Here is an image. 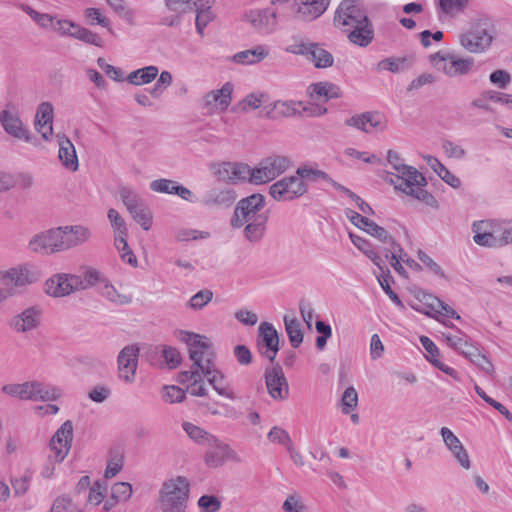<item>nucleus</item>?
<instances>
[{
	"label": "nucleus",
	"instance_id": "9d476101",
	"mask_svg": "<svg viewBox=\"0 0 512 512\" xmlns=\"http://www.w3.org/2000/svg\"><path fill=\"white\" fill-rule=\"evenodd\" d=\"M244 20L262 35H269L277 30V13L272 8L249 10L244 14Z\"/></svg>",
	"mask_w": 512,
	"mask_h": 512
},
{
	"label": "nucleus",
	"instance_id": "20e7f679",
	"mask_svg": "<svg viewBox=\"0 0 512 512\" xmlns=\"http://www.w3.org/2000/svg\"><path fill=\"white\" fill-rule=\"evenodd\" d=\"M291 166L292 161L288 156L271 155L266 157L253 168L252 183L258 185L270 182L286 172Z\"/></svg>",
	"mask_w": 512,
	"mask_h": 512
},
{
	"label": "nucleus",
	"instance_id": "7c9ffc66",
	"mask_svg": "<svg viewBox=\"0 0 512 512\" xmlns=\"http://www.w3.org/2000/svg\"><path fill=\"white\" fill-rule=\"evenodd\" d=\"M449 62L442 66L443 72L449 77L467 75L474 67L473 58H460L454 54H449Z\"/></svg>",
	"mask_w": 512,
	"mask_h": 512
},
{
	"label": "nucleus",
	"instance_id": "f704fd0d",
	"mask_svg": "<svg viewBox=\"0 0 512 512\" xmlns=\"http://www.w3.org/2000/svg\"><path fill=\"white\" fill-rule=\"evenodd\" d=\"M237 195L232 189H212L204 197V204L208 206L229 207L236 200Z\"/></svg>",
	"mask_w": 512,
	"mask_h": 512
},
{
	"label": "nucleus",
	"instance_id": "ea45409f",
	"mask_svg": "<svg viewBox=\"0 0 512 512\" xmlns=\"http://www.w3.org/2000/svg\"><path fill=\"white\" fill-rule=\"evenodd\" d=\"M182 426L187 435L196 443L206 446L209 443H215V436L208 433L201 427L190 422H184Z\"/></svg>",
	"mask_w": 512,
	"mask_h": 512
},
{
	"label": "nucleus",
	"instance_id": "0e129e2a",
	"mask_svg": "<svg viewBox=\"0 0 512 512\" xmlns=\"http://www.w3.org/2000/svg\"><path fill=\"white\" fill-rule=\"evenodd\" d=\"M77 24L67 19H55L53 30L62 36L73 37V31Z\"/></svg>",
	"mask_w": 512,
	"mask_h": 512
},
{
	"label": "nucleus",
	"instance_id": "864d4df0",
	"mask_svg": "<svg viewBox=\"0 0 512 512\" xmlns=\"http://www.w3.org/2000/svg\"><path fill=\"white\" fill-rule=\"evenodd\" d=\"M213 298V292L208 289L201 290L193 295L189 302L188 307L194 310H200L206 306Z\"/></svg>",
	"mask_w": 512,
	"mask_h": 512
},
{
	"label": "nucleus",
	"instance_id": "dca6fc26",
	"mask_svg": "<svg viewBox=\"0 0 512 512\" xmlns=\"http://www.w3.org/2000/svg\"><path fill=\"white\" fill-rule=\"evenodd\" d=\"M138 355L139 349L133 345L124 347L118 355L119 378L126 383H132L135 380Z\"/></svg>",
	"mask_w": 512,
	"mask_h": 512
},
{
	"label": "nucleus",
	"instance_id": "c85d7f7f",
	"mask_svg": "<svg viewBox=\"0 0 512 512\" xmlns=\"http://www.w3.org/2000/svg\"><path fill=\"white\" fill-rule=\"evenodd\" d=\"M57 140L59 145L58 157L62 165L70 171H76L79 163L73 143L68 137L60 134L57 135Z\"/></svg>",
	"mask_w": 512,
	"mask_h": 512
},
{
	"label": "nucleus",
	"instance_id": "4468645a",
	"mask_svg": "<svg viewBox=\"0 0 512 512\" xmlns=\"http://www.w3.org/2000/svg\"><path fill=\"white\" fill-rule=\"evenodd\" d=\"M73 440V424L65 421L50 440V448L55 452V461L61 463L68 455Z\"/></svg>",
	"mask_w": 512,
	"mask_h": 512
},
{
	"label": "nucleus",
	"instance_id": "58836bf2",
	"mask_svg": "<svg viewBox=\"0 0 512 512\" xmlns=\"http://www.w3.org/2000/svg\"><path fill=\"white\" fill-rule=\"evenodd\" d=\"M437 5L439 13L454 18L466 10L469 0H439Z\"/></svg>",
	"mask_w": 512,
	"mask_h": 512
},
{
	"label": "nucleus",
	"instance_id": "774afa93",
	"mask_svg": "<svg viewBox=\"0 0 512 512\" xmlns=\"http://www.w3.org/2000/svg\"><path fill=\"white\" fill-rule=\"evenodd\" d=\"M442 148L450 158L462 159L466 155V151L460 145L455 144L450 140H443Z\"/></svg>",
	"mask_w": 512,
	"mask_h": 512
},
{
	"label": "nucleus",
	"instance_id": "72a5a7b5",
	"mask_svg": "<svg viewBox=\"0 0 512 512\" xmlns=\"http://www.w3.org/2000/svg\"><path fill=\"white\" fill-rule=\"evenodd\" d=\"M472 230L475 233L473 240L477 245L489 248L503 247V242L496 240L495 236L491 234L484 221L474 222Z\"/></svg>",
	"mask_w": 512,
	"mask_h": 512
},
{
	"label": "nucleus",
	"instance_id": "052dcab7",
	"mask_svg": "<svg viewBox=\"0 0 512 512\" xmlns=\"http://www.w3.org/2000/svg\"><path fill=\"white\" fill-rule=\"evenodd\" d=\"M119 195H120V198H121L123 204L125 205V207L127 209H133L134 206L137 205V203L142 201L140 196L129 187H125V186L120 187Z\"/></svg>",
	"mask_w": 512,
	"mask_h": 512
},
{
	"label": "nucleus",
	"instance_id": "5fc2aeb1",
	"mask_svg": "<svg viewBox=\"0 0 512 512\" xmlns=\"http://www.w3.org/2000/svg\"><path fill=\"white\" fill-rule=\"evenodd\" d=\"M112 498L119 502L128 501L132 495V486L128 482L115 483L111 488Z\"/></svg>",
	"mask_w": 512,
	"mask_h": 512
},
{
	"label": "nucleus",
	"instance_id": "680f3d73",
	"mask_svg": "<svg viewBox=\"0 0 512 512\" xmlns=\"http://www.w3.org/2000/svg\"><path fill=\"white\" fill-rule=\"evenodd\" d=\"M176 181L170 179H157L150 183V189L157 193L174 194Z\"/></svg>",
	"mask_w": 512,
	"mask_h": 512
},
{
	"label": "nucleus",
	"instance_id": "c756f323",
	"mask_svg": "<svg viewBox=\"0 0 512 512\" xmlns=\"http://www.w3.org/2000/svg\"><path fill=\"white\" fill-rule=\"evenodd\" d=\"M53 106L49 102H43L39 105L36 113L35 127L41 133L44 140H49L52 133Z\"/></svg>",
	"mask_w": 512,
	"mask_h": 512
},
{
	"label": "nucleus",
	"instance_id": "13d9d810",
	"mask_svg": "<svg viewBox=\"0 0 512 512\" xmlns=\"http://www.w3.org/2000/svg\"><path fill=\"white\" fill-rule=\"evenodd\" d=\"M160 508L162 512H185L187 505L181 501L173 500L171 497L159 495Z\"/></svg>",
	"mask_w": 512,
	"mask_h": 512
},
{
	"label": "nucleus",
	"instance_id": "603ef678",
	"mask_svg": "<svg viewBox=\"0 0 512 512\" xmlns=\"http://www.w3.org/2000/svg\"><path fill=\"white\" fill-rule=\"evenodd\" d=\"M341 404L343 414H348L357 407L358 394L354 387H348L345 389L341 399Z\"/></svg>",
	"mask_w": 512,
	"mask_h": 512
},
{
	"label": "nucleus",
	"instance_id": "1a4fd4ad",
	"mask_svg": "<svg viewBox=\"0 0 512 512\" xmlns=\"http://www.w3.org/2000/svg\"><path fill=\"white\" fill-rule=\"evenodd\" d=\"M386 116L378 111H367L356 114L345 120V124L365 133L382 132L387 128Z\"/></svg>",
	"mask_w": 512,
	"mask_h": 512
},
{
	"label": "nucleus",
	"instance_id": "37998d69",
	"mask_svg": "<svg viewBox=\"0 0 512 512\" xmlns=\"http://www.w3.org/2000/svg\"><path fill=\"white\" fill-rule=\"evenodd\" d=\"M296 174L300 176L301 179L304 180V183L307 182H317L319 180L328 181L331 180V177L324 171L309 167L307 165H303L297 168Z\"/></svg>",
	"mask_w": 512,
	"mask_h": 512
},
{
	"label": "nucleus",
	"instance_id": "a19ab883",
	"mask_svg": "<svg viewBox=\"0 0 512 512\" xmlns=\"http://www.w3.org/2000/svg\"><path fill=\"white\" fill-rule=\"evenodd\" d=\"M487 228L495 236L496 240L503 242V247L509 244L508 237L511 235L512 222L511 221H484Z\"/></svg>",
	"mask_w": 512,
	"mask_h": 512
},
{
	"label": "nucleus",
	"instance_id": "bf43d9fd",
	"mask_svg": "<svg viewBox=\"0 0 512 512\" xmlns=\"http://www.w3.org/2000/svg\"><path fill=\"white\" fill-rule=\"evenodd\" d=\"M267 438L269 441L284 445L286 448L292 444V440L288 432L278 426H274L269 431Z\"/></svg>",
	"mask_w": 512,
	"mask_h": 512
},
{
	"label": "nucleus",
	"instance_id": "f257e3e1",
	"mask_svg": "<svg viewBox=\"0 0 512 512\" xmlns=\"http://www.w3.org/2000/svg\"><path fill=\"white\" fill-rule=\"evenodd\" d=\"M333 24L356 46L367 47L374 39V26L363 0H342L334 12Z\"/></svg>",
	"mask_w": 512,
	"mask_h": 512
},
{
	"label": "nucleus",
	"instance_id": "4be33fe9",
	"mask_svg": "<svg viewBox=\"0 0 512 512\" xmlns=\"http://www.w3.org/2000/svg\"><path fill=\"white\" fill-rule=\"evenodd\" d=\"M492 43V36L483 28L468 31L461 34L460 44L471 53H481Z\"/></svg>",
	"mask_w": 512,
	"mask_h": 512
},
{
	"label": "nucleus",
	"instance_id": "7ed1b4c3",
	"mask_svg": "<svg viewBox=\"0 0 512 512\" xmlns=\"http://www.w3.org/2000/svg\"><path fill=\"white\" fill-rule=\"evenodd\" d=\"M387 160L396 170V174L387 173L385 181L405 194L412 196L432 208H438V201L424 187L427 185L426 178L416 168L403 164L400 155L389 150Z\"/></svg>",
	"mask_w": 512,
	"mask_h": 512
},
{
	"label": "nucleus",
	"instance_id": "5701e85b",
	"mask_svg": "<svg viewBox=\"0 0 512 512\" xmlns=\"http://www.w3.org/2000/svg\"><path fill=\"white\" fill-rule=\"evenodd\" d=\"M440 434L446 447L452 453L459 465L464 469H470L471 462L468 452L462 445L459 438L447 427H442Z\"/></svg>",
	"mask_w": 512,
	"mask_h": 512
},
{
	"label": "nucleus",
	"instance_id": "0eeeda50",
	"mask_svg": "<svg viewBox=\"0 0 512 512\" xmlns=\"http://www.w3.org/2000/svg\"><path fill=\"white\" fill-rule=\"evenodd\" d=\"M307 190V184L296 174L273 183L269 193L276 201H291L304 195Z\"/></svg>",
	"mask_w": 512,
	"mask_h": 512
},
{
	"label": "nucleus",
	"instance_id": "a878e982",
	"mask_svg": "<svg viewBox=\"0 0 512 512\" xmlns=\"http://www.w3.org/2000/svg\"><path fill=\"white\" fill-rule=\"evenodd\" d=\"M346 215L356 227L364 230L379 241L386 242L389 239V233L369 218L351 209L346 211Z\"/></svg>",
	"mask_w": 512,
	"mask_h": 512
},
{
	"label": "nucleus",
	"instance_id": "6ab92c4d",
	"mask_svg": "<svg viewBox=\"0 0 512 512\" xmlns=\"http://www.w3.org/2000/svg\"><path fill=\"white\" fill-rule=\"evenodd\" d=\"M0 122L5 132L15 138L31 142L29 130L23 125L15 109L6 108L0 113Z\"/></svg>",
	"mask_w": 512,
	"mask_h": 512
},
{
	"label": "nucleus",
	"instance_id": "412c9836",
	"mask_svg": "<svg viewBox=\"0 0 512 512\" xmlns=\"http://www.w3.org/2000/svg\"><path fill=\"white\" fill-rule=\"evenodd\" d=\"M1 283L5 289H1L7 293V297L15 293L14 288L24 287L34 281L33 275L26 266L11 268L4 272L1 276Z\"/></svg>",
	"mask_w": 512,
	"mask_h": 512
},
{
	"label": "nucleus",
	"instance_id": "09e8293b",
	"mask_svg": "<svg viewBox=\"0 0 512 512\" xmlns=\"http://www.w3.org/2000/svg\"><path fill=\"white\" fill-rule=\"evenodd\" d=\"M61 395V389L51 384L39 382V387L36 389L37 401H55L59 399Z\"/></svg>",
	"mask_w": 512,
	"mask_h": 512
},
{
	"label": "nucleus",
	"instance_id": "69168bd1",
	"mask_svg": "<svg viewBox=\"0 0 512 512\" xmlns=\"http://www.w3.org/2000/svg\"><path fill=\"white\" fill-rule=\"evenodd\" d=\"M490 82L500 89H505L511 82V75L505 70H495L489 76Z\"/></svg>",
	"mask_w": 512,
	"mask_h": 512
},
{
	"label": "nucleus",
	"instance_id": "79ce46f5",
	"mask_svg": "<svg viewBox=\"0 0 512 512\" xmlns=\"http://www.w3.org/2000/svg\"><path fill=\"white\" fill-rule=\"evenodd\" d=\"M462 355L468 358L472 363L478 366L485 373L491 374L493 372V364L485 355L480 353L478 348L471 347V350L462 351Z\"/></svg>",
	"mask_w": 512,
	"mask_h": 512
},
{
	"label": "nucleus",
	"instance_id": "c03bdc74",
	"mask_svg": "<svg viewBox=\"0 0 512 512\" xmlns=\"http://www.w3.org/2000/svg\"><path fill=\"white\" fill-rule=\"evenodd\" d=\"M101 295L108 301L116 305H127L132 302V296L119 293L116 288L109 283H106L102 290Z\"/></svg>",
	"mask_w": 512,
	"mask_h": 512
},
{
	"label": "nucleus",
	"instance_id": "9b49d317",
	"mask_svg": "<svg viewBox=\"0 0 512 512\" xmlns=\"http://www.w3.org/2000/svg\"><path fill=\"white\" fill-rule=\"evenodd\" d=\"M257 348L261 355L273 362L279 351V336L274 326L262 322L258 327Z\"/></svg>",
	"mask_w": 512,
	"mask_h": 512
},
{
	"label": "nucleus",
	"instance_id": "bb28decb",
	"mask_svg": "<svg viewBox=\"0 0 512 512\" xmlns=\"http://www.w3.org/2000/svg\"><path fill=\"white\" fill-rule=\"evenodd\" d=\"M41 310L37 307H29L11 320V327L16 332H28L38 327Z\"/></svg>",
	"mask_w": 512,
	"mask_h": 512
},
{
	"label": "nucleus",
	"instance_id": "338daca9",
	"mask_svg": "<svg viewBox=\"0 0 512 512\" xmlns=\"http://www.w3.org/2000/svg\"><path fill=\"white\" fill-rule=\"evenodd\" d=\"M405 63V58H385L378 63V68L380 70H388L397 73L402 69Z\"/></svg>",
	"mask_w": 512,
	"mask_h": 512
},
{
	"label": "nucleus",
	"instance_id": "49530a36",
	"mask_svg": "<svg viewBox=\"0 0 512 512\" xmlns=\"http://www.w3.org/2000/svg\"><path fill=\"white\" fill-rule=\"evenodd\" d=\"M457 335H444L447 344L452 347L454 350L460 352L471 350V347H474L470 343V338L462 333L460 330L457 331Z\"/></svg>",
	"mask_w": 512,
	"mask_h": 512
},
{
	"label": "nucleus",
	"instance_id": "3c124183",
	"mask_svg": "<svg viewBox=\"0 0 512 512\" xmlns=\"http://www.w3.org/2000/svg\"><path fill=\"white\" fill-rule=\"evenodd\" d=\"M107 217L111 223V226L115 232V236H128V229L126 227L125 220L119 214V212L113 208L108 210Z\"/></svg>",
	"mask_w": 512,
	"mask_h": 512
},
{
	"label": "nucleus",
	"instance_id": "4c0bfd02",
	"mask_svg": "<svg viewBox=\"0 0 512 512\" xmlns=\"http://www.w3.org/2000/svg\"><path fill=\"white\" fill-rule=\"evenodd\" d=\"M283 320L291 346L298 348L303 342V331L300 322L296 317H290L289 315H285Z\"/></svg>",
	"mask_w": 512,
	"mask_h": 512
},
{
	"label": "nucleus",
	"instance_id": "6e6552de",
	"mask_svg": "<svg viewBox=\"0 0 512 512\" xmlns=\"http://www.w3.org/2000/svg\"><path fill=\"white\" fill-rule=\"evenodd\" d=\"M61 239L59 227L50 229L33 236L29 241L28 248L43 255L64 251Z\"/></svg>",
	"mask_w": 512,
	"mask_h": 512
},
{
	"label": "nucleus",
	"instance_id": "39448f33",
	"mask_svg": "<svg viewBox=\"0 0 512 512\" xmlns=\"http://www.w3.org/2000/svg\"><path fill=\"white\" fill-rule=\"evenodd\" d=\"M286 51L291 54L305 56L318 69L331 67L334 63L333 55L324 49L320 43L302 40L288 46Z\"/></svg>",
	"mask_w": 512,
	"mask_h": 512
},
{
	"label": "nucleus",
	"instance_id": "c9c22d12",
	"mask_svg": "<svg viewBox=\"0 0 512 512\" xmlns=\"http://www.w3.org/2000/svg\"><path fill=\"white\" fill-rule=\"evenodd\" d=\"M233 86L225 83L221 89L211 91L204 97L206 106H219L222 110L227 109L231 102Z\"/></svg>",
	"mask_w": 512,
	"mask_h": 512
},
{
	"label": "nucleus",
	"instance_id": "de8ad7c7",
	"mask_svg": "<svg viewBox=\"0 0 512 512\" xmlns=\"http://www.w3.org/2000/svg\"><path fill=\"white\" fill-rule=\"evenodd\" d=\"M75 30L73 31V38L78 39L82 42H85L90 45H94L97 47H103V40L101 37L92 32L91 30L81 27L77 24Z\"/></svg>",
	"mask_w": 512,
	"mask_h": 512
},
{
	"label": "nucleus",
	"instance_id": "8fccbe9b",
	"mask_svg": "<svg viewBox=\"0 0 512 512\" xmlns=\"http://www.w3.org/2000/svg\"><path fill=\"white\" fill-rule=\"evenodd\" d=\"M78 281L81 282L78 283L80 290L89 289L96 285L97 282L102 281L101 273L94 268H88L83 275H78Z\"/></svg>",
	"mask_w": 512,
	"mask_h": 512
},
{
	"label": "nucleus",
	"instance_id": "a211bd4d",
	"mask_svg": "<svg viewBox=\"0 0 512 512\" xmlns=\"http://www.w3.org/2000/svg\"><path fill=\"white\" fill-rule=\"evenodd\" d=\"M209 450L205 453V463L208 467L217 468L222 466L227 460L239 461L237 453L226 443H223L215 437V443L207 445Z\"/></svg>",
	"mask_w": 512,
	"mask_h": 512
},
{
	"label": "nucleus",
	"instance_id": "aec40b11",
	"mask_svg": "<svg viewBox=\"0 0 512 512\" xmlns=\"http://www.w3.org/2000/svg\"><path fill=\"white\" fill-rule=\"evenodd\" d=\"M302 106L301 101H274L266 105L260 112V116L266 117L270 120H279L281 118H288L293 116H301L300 110Z\"/></svg>",
	"mask_w": 512,
	"mask_h": 512
},
{
	"label": "nucleus",
	"instance_id": "2f4dec72",
	"mask_svg": "<svg viewBox=\"0 0 512 512\" xmlns=\"http://www.w3.org/2000/svg\"><path fill=\"white\" fill-rule=\"evenodd\" d=\"M269 55V48L256 45L251 49L240 51L233 55L232 60L237 64L252 65L261 62Z\"/></svg>",
	"mask_w": 512,
	"mask_h": 512
},
{
	"label": "nucleus",
	"instance_id": "a18cd8bd",
	"mask_svg": "<svg viewBox=\"0 0 512 512\" xmlns=\"http://www.w3.org/2000/svg\"><path fill=\"white\" fill-rule=\"evenodd\" d=\"M20 8L42 28L51 27L53 29V25L56 19L54 16L47 13H40L27 4H21Z\"/></svg>",
	"mask_w": 512,
	"mask_h": 512
},
{
	"label": "nucleus",
	"instance_id": "473e14b6",
	"mask_svg": "<svg viewBox=\"0 0 512 512\" xmlns=\"http://www.w3.org/2000/svg\"><path fill=\"white\" fill-rule=\"evenodd\" d=\"M213 3L214 0H203L193 9L196 11V31L201 37L204 36V29L215 18V15L211 10Z\"/></svg>",
	"mask_w": 512,
	"mask_h": 512
},
{
	"label": "nucleus",
	"instance_id": "4d7b16f0",
	"mask_svg": "<svg viewBox=\"0 0 512 512\" xmlns=\"http://www.w3.org/2000/svg\"><path fill=\"white\" fill-rule=\"evenodd\" d=\"M186 397V391L182 388L170 385L164 387V393L162 398L165 402L168 403H179L182 402Z\"/></svg>",
	"mask_w": 512,
	"mask_h": 512
},
{
	"label": "nucleus",
	"instance_id": "cd10ccee",
	"mask_svg": "<svg viewBox=\"0 0 512 512\" xmlns=\"http://www.w3.org/2000/svg\"><path fill=\"white\" fill-rule=\"evenodd\" d=\"M268 219L269 216L266 212L259 215V218L247 221L243 226L245 240L253 245L260 243L265 236Z\"/></svg>",
	"mask_w": 512,
	"mask_h": 512
},
{
	"label": "nucleus",
	"instance_id": "423d86ee",
	"mask_svg": "<svg viewBox=\"0 0 512 512\" xmlns=\"http://www.w3.org/2000/svg\"><path fill=\"white\" fill-rule=\"evenodd\" d=\"M265 207V197L260 193H254L248 197L241 199L234 210L233 217L230 221L231 227L234 229L242 228L245 223L254 218H259V213Z\"/></svg>",
	"mask_w": 512,
	"mask_h": 512
},
{
	"label": "nucleus",
	"instance_id": "2eb2a0df",
	"mask_svg": "<svg viewBox=\"0 0 512 512\" xmlns=\"http://www.w3.org/2000/svg\"><path fill=\"white\" fill-rule=\"evenodd\" d=\"M264 376L268 393L274 400L288 398L289 385L279 365L266 369Z\"/></svg>",
	"mask_w": 512,
	"mask_h": 512
},
{
	"label": "nucleus",
	"instance_id": "393cba45",
	"mask_svg": "<svg viewBox=\"0 0 512 512\" xmlns=\"http://www.w3.org/2000/svg\"><path fill=\"white\" fill-rule=\"evenodd\" d=\"M63 250L84 244L91 237V231L81 225L59 227Z\"/></svg>",
	"mask_w": 512,
	"mask_h": 512
},
{
	"label": "nucleus",
	"instance_id": "e433bc0d",
	"mask_svg": "<svg viewBox=\"0 0 512 512\" xmlns=\"http://www.w3.org/2000/svg\"><path fill=\"white\" fill-rule=\"evenodd\" d=\"M158 68L150 65L132 71L127 76V81L132 85H144L152 82L158 75Z\"/></svg>",
	"mask_w": 512,
	"mask_h": 512
},
{
	"label": "nucleus",
	"instance_id": "ddd939ff",
	"mask_svg": "<svg viewBox=\"0 0 512 512\" xmlns=\"http://www.w3.org/2000/svg\"><path fill=\"white\" fill-rule=\"evenodd\" d=\"M78 283V275L56 274L45 282V291L53 297H64L79 291Z\"/></svg>",
	"mask_w": 512,
	"mask_h": 512
},
{
	"label": "nucleus",
	"instance_id": "f03ea898",
	"mask_svg": "<svg viewBox=\"0 0 512 512\" xmlns=\"http://www.w3.org/2000/svg\"><path fill=\"white\" fill-rule=\"evenodd\" d=\"M181 336V340L189 346V356L194 366L200 367L208 383L220 396L233 399L234 395L227 389L223 373L215 367L212 345L199 334L181 331Z\"/></svg>",
	"mask_w": 512,
	"mask_h": 512
},
{
	"label": "nucleus",
	"instance_id": "f3484780",
	"mask_svg": "<svg viewBox=\"0 0 512 512\" xmlns=\"http://www.w3.org/2000/svg\"><path fill=\"white\" fill-rule=\"evenodd\" d=\"M254 170L244 163L223 162L219 164L216 174L218 178L227 183L236 184L248 180L252 183Z\"/></svg>",
	"mask_w": 512,
	"mask_h": 512
},
{
	"label": "nucleus",
	"instance_id": "6e6d98bb",
	"mask_svg": "<svg viewBox=\"0 0 512 512\" xmlns=\"http://www.w3.org/2000/svg\"><path fill=\"white\" fill-rule=\"evenodd\" d=\"M221 506L220 499L214 495H203L198 499V507L201 512H218Z\"/></svg>",
	"mask_w": 512,
	"mask_h": 512
},
{
	"label": "nucleus",
	"instance_id": "b1692460",
	"mask_svg": "<svg viewBox=\"0 0 512 512\" xmlns=\"http://www.w3.org/2000/svg\"><path fill=\"white\" fill-rule=\"evenodd\" d=\"M189 493L190 483L188 479L184 476H177L163 483L159 495L171 497L173 500L181 501L187 505Z\"/></svg>",
	"mask_w": 512,
	"mask_h": 512
},
{
	"label": "nucleus",
	"instance_id": "f8f14e48",
	"mask_svg": "<svg viewBox=\"0 0 512 512\" xmlns=\"http://www.w3.org/2000/svg\"><path fill=\"white\" fill-rule=\"evenodd\" d=\"M330 0H294L292 9L294 17L303 22H311L325 13Z\"/></svg>",
	"mask_w": 512,
	"mask_h": 512
},
{
	"label": "nucleus",
	"instance_id": "e2e57ef3",
	"mask_svg": "<svg viewBox=\"0 0 512 512\" xmlns=\"http://www.w3.org/2000/svg\"><path fill=\"white\" fill-rule=\"evenodd\" d=\"M161 356L170 369L176 368L181 363V355L176 348L163 346Z\"/></svg>",
	"mask_w": 512,
	"mask_h": 512
}]
</instances>
